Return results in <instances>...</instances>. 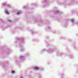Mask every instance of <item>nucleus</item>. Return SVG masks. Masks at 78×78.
I'll return each mask as SVG.
<instances>
[{"mask_svg":"<svg viewBox=\"0 0 78 78\" xmlns=\"http://www.w3.org/2000/svg\"><path fill=\"white\" fill-rule=\"evenodd\" d=\"M20 12H17V14H20Z\"/></svg>","mask_w":78,"mask_h":78,"instance_id":"nucleus-3","label":"nucleus"},{"mask_svg":"<svg viewBox=\"0 0 78 78\" xmlns=\"http://www.w3.org/2000/svg\"><path fill=\"white\" fill-rule=\"evenodd\" d=\"M8 21H9V22H12V21L10 20H7Z\"/></svg>","mask_w":78,"mask_h":78,"instance_id":"nucleus-6","label":"nucleus"},{"mask_svg":"<svg viewBox=\"0 0 78 78\" xmlns=\"http://www.w3.org/2000/svg\"><path fill=\"white\" fill-rule=\"evenodd\" d=\"M71 22H74V20H73V19L71 20Z\"/></svg>","mask_w":78,"mask_h":78,"instance_id":"nucleus-4","label":"nucleus"},{"mask_svg":"<svg viewBox=\"0 0 78 78\" xmlns=\"http://www.w3.org/2000/svg\"><path fill=\"white\" fill-rule=\"evenodd\" d=\"M12 73H15V72H14V71H12Z\"/></svg>","mask_w":78,"mask_h":78,"instance_id":"nucleus-5","label":"nucleus"},{"mask_svg":"<svg viewBox=\"0 0 78 78\" xmlns=\"http://www.w3.org/2000/svg\"><path fill=\"white\" fill-rule=\"evenodd\" d=\"M5 12L6 13H7V14H9V12H8V11L7 10L5 11Z\"/></svg>","mask_w":78,"mask_h":78,"instance_id":"nucleus-2","label":"nucleus"},{"mask_svg":"<svg viewBox=\"0 0 78 78\" xmlns=\"http://www.w3.org/2000/svg\"><path fill=\"white\" fill-rule=\"evenodd\" d=\"M34 69L35 70H39V68L37 67H35Z\"/></svg>","mask_w":78,"mask_h":78,"instance_id":"nucleus-1","label":"nucleus"}]
</instances>
